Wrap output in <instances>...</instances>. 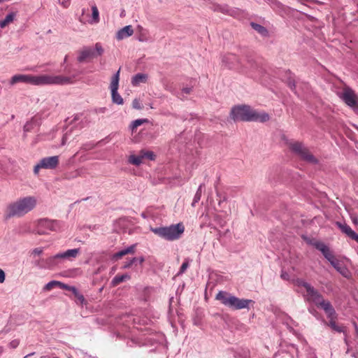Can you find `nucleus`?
<instances>
[{
    "label": "nucleus",
    "instance_id": "obj_48",
    "mask_svg": "<svg viewBox=\"0 0 358 358\" xmlns=\"http://www.w3.org/2000/svg\"><path fill=\"white\" fill-rule=\"evenodd\" d=\"M68 140V134H65L62 138V145H64Z\"/></svg>",
    "mask_w": 358,
    "mask_h": 358
},
{
    "label": "nucleus",
    "instance_id": "obj_52",
    "mask_svg": "<svg viewBox=\"0 0 358 358\" xmlns=\"http://www.w3.org/2000/svg\"><path fill=\"white\" fill-rule=\"evenodd\" d=\"M137 259H138L137 262H138L139 264H141L145 261V259H144L143 257H141L137 258Z\"/></svg>",
    "mask_w": 358,
    "mask_h": 358
},
{
    "label": "nucleus",
    "instance_id": "obj_49",
    "mask_svg": "<svg viewBox=\"0 0 358 358\" xmlns=\"http://www.w3.org/2000/svg\"><path fill=\"white\" fill-rule=\"evenodd\" d=\"M94 146L90 145V144H86V145H83L82 148L85 150H90L93 148Z\"/></svg>",
    "mask_w": 358,
    "mask_h": 358
},
{
    "label": "nucleus",
    "instance_id": "obj_1",
    "mask_svg": "<svg viewBox=\"0 0 358 358\" xmlns=\"http://www.w3.org/2000/svg\"><path fill=\"white\" fill-rule=\"evenodd\" d=\"M230 115L234 121L266 122L269 120L268 113L258 112L247 105L233 107Z\"/></svg>",
    "mask_w": 358,
    "mask_h": 358
},
{
    "label": "nucleus",
    "instance_id": "obj_36",
    "mask_svg": "<svg viewBox=\"0 0 358 358\" xmlns=\"http://www.w3.org/2000/svg\"><path fill=\"white\" fill-rule=\"evenodd\" d=\"M141 154H142V156L144 158H148L150 160H153L154 159V154L151 151H145V150H141Z\"/></svg>",
    "mask_w": 358,
    "mask_h": 358
},
{
    "label": "nucleus",
    "instance_id": "obj_37",
    "mask_svg": "<svg viewBox=\"0 0 358 358\" xmlns=\"http://www.w3.org/2000/svg\"><path fill=\"white\" fill-rule=\"evenodd\" d=\"M132 107L134 108V109H137V110H141L143 108V106L140 102V101L137 99H135L133 100L132 101Z\"/></svg>",
    "mask_w": 358,
    "mask_h": 358
},
{
    "label": "nucleus",
    "instance_id": "obj_44",
    "mask_svg": "<svg viewBox=\"0 0 358 358\" xmlns=\"http://www.w3.org/2000/svg\"><path fill=\"white\" fill-rule=\"evenodd\" d=\"M43 169V167L41 166V161L39 162V163L38 164H36L35 166H34V172L35 174H37L39 171V169Z\"/></svg>",
    "mask_w": 358,
    "mask_h": 358
},
{
    "label": "nucleus",
    "instance_id": "obj_59",
    "mask_svg": "<svg viewBox=\"0 0 358 358\" xmlns=\"http://www.w3.org/2000/svg\"><path fill=\"white\" fill-rule=\"evenodd\" d=\"M3 1V0H0V2Z\"/></svg>",
    "mask_w": 358,
    "mask_h": 358
},
{
    "label": "nucleus",
    "instance_id": "obj_28",
    "mask_svg": "<svg viewBox=\"0 0 358 358\" xmlns=\"http://www.w3.org/2000/svg\"><path fill=\"white\" fill-rule=\"evenodd\" d=\"M251 27L263 36H267L268 31L264 27L255 22L251 23Z\"/></svg>",
    "mask_w": 358,
    "mask_h": 358
},
{
    "label": "nucleus",
    "instance_id": "obj_23",
    "mask_svg": "<svg viewBox=\"0 0 358 358\" xmlns=\"http://www.w3.org/2000/svg\"><path fill=\"white\" fill-rule=\"evenodd\" d=\"M136 245H131V246L122 250L113 255V259L114 260H118L122 258L123 256L128 254H133L135 252Z\"/></svg>",
    "mask_w": 358,
    "mask_h": 358
},
{
    "label": "nucleus",
    "instance_id": "obj_20",
    "mask_svg": "<svg viewBox=\"0 0 358 358\" xmlns=\"http://www.w3.org/2000/svg\"><path fill=\"white\" fill-rule=\"evenodd\" d=\"M331 266L343 277L349 278L350 271L349 270L344 266H343L340 261L336 258L334 261H331Z\"/></svg>",
    "mask_w": 358,
    "mask_h": 358
},
{
    "label": "nucleus",
    "instance_id": "obj_25",
    "mask_svg": "<svg viewBox=\"0 0 358 358\" xmlns=\"http://www.w3.org/2000/svg\"><path fill=\"white\" fill-rule=\"evenodd\" d=\"M16 16L15 13H8L4 19L0 20V27L4 28L8 26L9 24L13 22L15 17Z\"/></svg>",
    "mask_w": 358,
    "mask_h": 358
},
{
    "label": "nucleus",
    "instance_id": "obj_60",
    "mask_svg": "<svg viewBox=\"0 0 358 358\" xmlns=\"http://www.w3.org/2000/svg\"><path fill=\"white\" fill-rule=\"evenodd\" d=\"M357 243H358V241H357Z\"/></svg>",
    "mask_w": 358,
    "mask_h": 358
},
{
    "label": "nucleus",
    "instance_id": "obj_43",
    "mask_svg": "<svg viewBox=\"0 0 358 358\" xmlns=\"http://www.w3.org/2000/svg\"><path fill=\"white\" fill-rule=\"evenodd\" d=\"M32 123L31 122H27L24 126V131H29L31 128H32Z\"/></svg>",
    "mask_w": 358,
    "mask_h": 358
},
{
    "label": "nucleus",
    "instance_id": "obj_27",
    "mask_svg": "<svg viewBox=\"0 0 358 358\" xmlns=\"http://www.w3.org/2000/svg\"><path fill=\"white\" fill-rule=\"evenodd\" d=\"M130 277L127 274L121 275H116L111 281V284L113 286H117L120 283L125 281L126 280L129 279Z\"/></svg>",
    "mask_w": 358,
    "mask_h": 358
},
{
    "label": "nucleus",
    "instance_id": "obj_39",
    "mask_svg": "<svg viewBox=\"0 0 358 358\" xmlns=\"http://www.w3.org/2000/svg\"><path fill=\"white\" fill-rule=\"evenodd\" d=\"M58 3L64 8H68L70 5L71 0H58Z\"/></svg>",
    "mask_w": 358,
    "mask_h": 358
},
{
    "label": "nucleus",
    "instance_id": "obj_16",
    "mask_svg": "<svg viewBox=\"0 0 358 358\" xmlns=\"http://www.w3.org/2000/svg\"><path fill=\"white\" fill-rule=\"evenodd\" d=\"M55 287H59L60 288L67 289V290H71V291L75 292H77V289L76 287H69L67 285H65V284H64L59 281H57V280H52V281L49 282L48 283H47L45 285V287H43V290L50 291V290L52 289L53 288H55Z\"/></svg>",
    "mask_w": 358,
    "mask_h": 358
},
{
    "label": "nucleus",
    "instance_id": "obj_29",
    "mask_svg": "<svg viewBox=\"0 0 358 358\" xmlns=\"http://www.w3.org/2000/svg\"><path fill=\"white\" fill-rule=\"evenodd\" d=\"M139 31L138 41L141 42L148 41V31L147 29H143L141 26L138 27Z\"/></svg>",
    "mask_w": 358,
    "mask_h": 358
},
{
    "label": "nucleus",
    "instance_id": "obj_4",
    "mask_svg": "<svg viewBox=\"0 0 358 358\" xmlns=\"http://www.w3.org/2000/svg\"><path fill=\"white\" fill-rule=\"evenodd\" d=\"M150 230L158 236L171 241L180 238L184 233L185 227L182 223H178L169 227H151Z\"/></svg>",
    "mask_w": 358,
    "mask_h": 358
},
{
    "label": "nucleus",
    "instance_id": "obj_30",
    "mask_svg": "<svg viewBox=\"0 0 358 358\" xmlns=\"http://www.w3.org/2000/svg\"><path fill=\"white\" fill-rule=\"evenodd\" d=\"M148 122V119L136 120L131 122V126H130L131 129L132 130V131H134L138 127L141 125L143 123Z\"/></svg>",
    "mask_w": 358,
    "mask_h": 358
},
{
    "label": "nucleus",
    "instance_id": "obj_7",
    "mask_svg": "<svg viewBox=\"0 0 358 358\" xmlns=\"http://www.w3.org/2000/svg\"><path fill=\"white\" fill-rule=\"evenodd\" d=\"M298 284L299 286L304 287L306 290V298L309 301H312L316 306L319 305L324 299L322 296L309 283L303 281L299 280Z\"/></svg>",
    "mask_w": 358,
    "mask_h": 358
},
{
    "label": "nucleus",
    "instance_id": "obj_22",
    "mask_svg": "<svg viewBox=\"0 0 358 358\" xmlns=\"http://www.w3.org/2000/svg\"><path fill=\"white\" fill-rule=\"evenodd\" d=\"M134 34V30L131 25L125 26L120 29L116 34V38L119 41L126 38Z\"/></svg>",
    "mask_w": 358,
    "mask_h": 358
},
{
    "label": "nucleus",
    "instance_id": "obj_10",
    "mask_svg": "<svg viewBox=\"0 0 358 358\" xmlns=\"http://www.w3.org/2000/svg\"><path fill=\"white\" fill-rule=\"evenodd\" d=\"M59 229L57 221L47 219L40 220L37 227V233L40 235L46 234L49 231H56Z\"/></svg>",
    "mask_w": 358,
    "mask_h": 358
},
{
    "label": "nucleus",
    "instance_id": "obj_8",
    "mask_svg": "<svg viewBox=\"0 0 358 358\" xmlns=\"http://www.w3.org/2000/svg\"><path fill=\"white\" fill-rule=\"evenodd\" d=\"M339 96L353 110H358V96L351 88L345 87L343 91L339 93Z\"/></svg>",
    "mask_w": 358,
    "mask_h": 358
},
{
    "label": "nucleus",
    "instance_id": "obj_17",
    "mask_svg": "<svg viewBox=\"0 0 358 358\" xmlns=\"http://www.w3.org/2000/svg\"><path fill=\"white\" fill-rule=\"evenodd\" d=\"M80 254V249L75 248L67 250L64 252L58 253V257H59L60 259H67L69 261H73L76 259L78 255Z\"/></svg>",
    "mask_w": 358,
    "mask_h": 358
},
{
    "label": "nucleus",
    "instance_id": "obj_18",
    "mask_svg": "<svg viewBox=\"0 0 358 358\" xmlns=\"http://www.w3.org/2000/svg\"><path fill=\"white\" fill-rule=\"evenodd\" d=\"M59 259H60L59 257H58V254H57L54 256L47 258L46 259H42V264H38V266L41 268H52L54 266L57 265Z\"/></svg>",
    "mask_w": 358,
    "mask_h": 358
},
{
    "label": "nucleus",
    "instance_id": "obj_54",
    "mask_svg": "<svg viewBox=\"0 0 358 358\" xmlns=\"http://www.w3.org/2000/svg\"><path fill=\"white\" fill-rule=\"evenodd\" d=\"M352 222H353V223H355V224L358 225V218H357V217H353V218H352Z\"/></svg>",
    "mask_w": 358,
    "mask_h": 358
},
{
    "label": "nucleus",
    "instance_id": "obj_24",
    "mask_svg": "<svg viewBox=\"0 0 358 358\" xmlns=\"http://www.w3.org/2000/svg\"><path fill=\"white\" fill-rule=\"evenodd\" d=\"M148 75L145 73H137L132 77L131 84L134 86H138L141 83H145L148 80Z\"/></svg>",
    "mask_w": 358,
    "mask_h": 358
},
{
    "label": "nucleus",
    "instance_id": "obj_5",
    "mask_svg": "<svg viewBox=\"0 0 358 358\" xmlns=\"http://www.w3.org/2000/svg\"><path fill=\"white\" fill-rule=\"evenodd\" d=\"M71 82V78L66 76L48 75L34 76V85H65Z\"/></svg>",
    "mask_w": 358,
    "mask_h": 358
},
{
    "label": "nucleus",
    "instance_id": "obj_41",
    "mask_svg": "<svg viewBox=\"0 0 358 358\" xmlns=\"http://www.w3.org/2000/svg\"><path fill=\"white\" fill-rule=\"evenodd\" d=\"M6 280L5 272L0 268V283H3Z\"/></svg>",
    "mask_w": 358,
    "mask_h": 358
},
{
    "label": "nucleus",
    "instance_id": "obj_56",
    "mask_svg": "<svg viewBox=\"0 0 358 358\" xmlns=\"http://www.w3.org/2000/svg\"><path fill=\"white\" fill-rule=\"evenodd\" d=\"M34 355V352H32V353L28 354L27 355H26V356L24 357V358H27L28 357H30V356H31V355Z\"/></svg>",
    "mask_w": 358,
    "mask_h": 358
},
{
    "label": "nucleus",
    "instance_id": "obj_55",
    "mask_svg": "<svg viewBox=\"0 0 358 358\" xmlns=\"http://www.w3.org/2000/svg\"><path fill=\"white\" fill-rule=\"evenodd\" d=\"M354 326H355V332H356L357 335L358 336V327L355 322H354Z\"/></svg>",
    "mask_w": 358,
    "mask_h": 358
},
{
    "label": "nucleus",
    "instance_id": "obj_57",
    "mask_svg": "<svg viewBox=\"0 0 358 358\" xmlns=\"http://www.w3.org/2000/svg\"><path fill=\"white\" fill-rule=\"evenodd\" d=\"M41 358H51L49 355L41 356Z\"/></svg>",
    "mask_w": 358,
    "mask_h": 358
},
{
    "label": "nucleus",
    "instance_id": "obj_12",
    "mask_svg": "<svg viewBox=\"0 0 358 358\" xmlns=\"http://www.w3.org/2000/svg\"><path fill=\"white\" fill-rule=\"evenodd\" d=\"M34 76L29 74H16L12 76L10 83L13 85L18 83L31 84L34 85Z\"/></svg>",
    "mask_w": 358,
    "mask_h": 358
},
{
    "label": "nucleus",
    "instance_id": "obj_35",
    "mask_svg": "<svg viewBox=\"0 0 358 358\" xmlns=\"http://www.w3.org/2000/svg\"><path fill=\"white\" fill-rule=\"evenodd\" d=\"M190 260L189 259H185V262L182 263L180 271L178 273V275L182 274L185 273V271L187 270V268L189 267Z\"/></svg>",
    "mask_w": 358,
    "mask_h": 358
},
{
    "label": "nucleus",
    "instance_id": "obj_21",
    "mask_svg": "<svg viewBox=\"0 0 358 358\" xmlns=\"http://www.w3.org/2000/svg\"><path fill=\"white\" fill-rule=\"evenodd\" d=\"M317 306H320L325 311L329 318L335 317V310L329 301L323 299L322 302Z\"/></svg>",
    "mask_w": 358,
    "mask_h": 358
},
{
    "label": "nucleus",
    "instance_id": "obj_38",
    "mask_svg": "<svg viewBox=\"0 0 358 358\" xmlns=\"http://www.w3.org/2000/svg\"><path fill=\"white\" fill-rule=\"evenodd\" d=\"M137 260L138 259L136 257H134L132 258L131 260H129L128 262H127L124 266V268H129L131 266V265H133L134 264H135L136 262H137Z\"/></svg>",
    "mask_w": 358,
    "mask_h": 358
},
{
    "label": "nucleus",
    "instance_id": "obj_51",
    "mask_svg": "<svg viewBox=\"0 0 358 358\" xmlns=\"http://www.w3.org/2000/svg\"><path fill=\"white\" fill-rule=\"evenodd\" d=\"M18 345V342L16 341H13L10 343V345L13 347V348H15L17 345Z\"/></svg>",
    "mask_w": 358,
    "mask_h": 358
},
{
    "label": "nucleus",
    "instance_id": "obj_2",
    "mask_svg": "<svg viewBox=\"0 0 358 358\" xmlns=\"http://www.w3.org/2000/svg\"><path fill=\"white\" fill-rule=\"evenodd\" d=\"M36 205V200L33 196H26L20 199L7 207L6 218L20 217L30 212Z\"/></svg>",
    "mask_w": 358,
    "mask_h": 358
},
{
    "label": "nucleus",
    "instance_id": "obj_15",
    "mask_svg": "<svg viewBox=\"0 0 358 358\" xmlns=\"http://www.w3.org/2000/svg\"><path fill=\"white\" fill-rule=\"evenodd\" d=\"M222 64L229 69L236 68L238 64V59L234 54L228 53L223 56Z\"/></svg>",
    "mask_w": 358,
    "mask_h": 358
},
{
    "label": "nucleus",
    "instance_id": "obj_53",
    "mask_svg": "<svg viewBox=\"0 0 358 358\" xmlns=\"http://www.w3.org/2000/svg\"><path fill=\"white\" fill-rule=\"evenodd\" d=\"M265 1H267L268 3H271V4L277 3V1L276 0H265Z\"/></svg>",
    "mask_w": 358,
    "mask_h": 358
},
{
    "label": "nucleus",
    "instance_id": "obj_26",
    "mask_svg": "<svg viewBox=\"0 0 358 358\" xmlns=\"http://www.w3.org/2000/svg\"><path fill=\"white\" fill-rule=\"evenodd\" d=\"M143 159V157L142 156L141 152H140V153L138 155H131L129 157L128 162L131 164H133L135 166H139L140 164H142Z\"/></svg>",
    "mask_w": 358,
    "mask_h": 358
},
{
    "label": "nucleus",
    "instance_id": "obj_13",
    "mask_svg": "<svg viewBox=\"0 0 358 358\" xmlns=\"http://www.w3.org/2000/svg\"><path fill=\"white\" fill-rule=\"evenodd\" d=\"M96 57L94 48L91 47H84L78 52V61L79 62H83L87 59Z\"/></svg>",
    "mask_w": 358,
    "mask_h": 358
},
{
    "label": "nucleus",
    "instance_id": "obj_11",
    "mask_svg": "<svg viewBox=\"0 0 358 358\" xmlns=\"http://www.w3.org/2000/svg\"><path fill=\"white\" fill-rule=\"evenodd\" d=\"M313 245L314 247L320 250L324 257L331 263V261H334L336 257L332 253V252L330 250L328 246H327L324 243L320 242V241H315L313 243Z\"/></svg>",
    "mask_w": 358,
    "mask_h": 358
},
{
    "label": "nucleus",
    "instance_id": "obj_40",
    "mask_svg": "<svg viewBox=\"0 0 358 358\" xmlns=\"http://www.w3.org/2000/svg\"><path fill=\"white\" fill-rule=\"evenodd\" d=\"M80 119V115H74V117H73V119H71V118H68L66 119V122L69 123V124H73V122L78 121V120Z\"/></svg>",
    "mask_w": 358,
    "mask_h": 358
},
{
    "label": "nucleus",
    "instance_id": "obj_32",
    "mask_svg": "<svg viewBox=\"0 0 358 358\" xmlns=\"http://www.w3.org/2000/svg\"><path fill=\"white\" fill-rule=\"evenodd\" d=\"M202 187H203V185H200L195 195H194V199H193V202L192 203V205L193 206H195V204L199 202V201L201 199V189H202Z\"/></svg>",
    "mask_w": 358,
    "mask_h": 358
},
{
    "label": "nucleus",
    "instance_id": "obj_31",
    "mask_svg": "<svg viewBox=\"0 0 358 358\" xmlns=\"http://www.w3.org/2000/svg\"><path fill=\"white\" fill-rule=\"evenodd\" d=\"M329 326L332 329H334V331H336L337 332H343L344 331L343 327L337 325L336 322L334 320V318H331V320H330V322L329 323Z\"/></svg>",
    "mask_w": 358,
    "mask_h": 358
},
{
    "label": "nucleus",
    "instance_id": "obj_47",
    "mask_svg": "<svg viewBox=\"0 0 358 358\" xmlns=\"http://www.w3.org/2000/svg\"><path fill=\"white\" fill-rule=\"evenodd\" d=\"M192 92V87H183L182 89V92L185 94H189Z\"/></svg>",
    "mask_w": 358,
    "mask_h": 358
},
{
    "label": "nucleus",
    "instance_id": "obj_14",
    "mask_svg": "<svg viewBox=\"0 0 358 358\" xmlns=\"http://www.w3.org/2000/svg\"><path fill=\"white\" fill-rule=\"evenodd\" d=\"M41 166L45 169H53L59 164V157L52 156L43 158L41 160Z\"/></svg>",
    "mask_w": 358,
    "mask_h": 358
},
{
    "label": "nucleus",
    "instance_id": "obj_9",
    "mask_svg": "<svg viewBox=\"0 0 358 358\" xmlns=\"http://www.w3.org/2000/svg\"><path fill=\"white\" fill-rule=\"evenodd\" d=\"M120 69L113 75L111 79L110 89L111 91L112 101L113 103L122 105L124 101L122 96L118 94L117 90L119 87Z\"/></svg>",
    "mask_w": 358,
    "mask_h": 358
},
{
    "label": "nucleus",
    "instance_id": "obj_19",
    "mask_svg": "<svg viewBox=\"0 0 358 358\" xmlns=\"http://www.w3.org/2000/svg\"><path fill=\"white\" fill-rule=\"evenodd\" d=\"M336 225L343 233L345 234L347 236L356 241L357 242L358 241V234H356L350 226L346 224H342L341 222H337Z\"/></svg>",
    "mask_w": 358,
    "mask_h": 358
},
{
    "label": "nucleus",
    "instance_id": "obj_46",
    "mask_svg": "<svg viewBox=\"0 0 358 358\" xmlns=\"http://www.w3.org/2000/svg\"><path fill=\"white\" fill-rule=\"evenodd\" d=\"M73 292L75 294V295L78 297V299L81 303H83L85 301L84 296L82 294H78V291L76 292Z\"/></svg>",
    "mask_w": 358,
    "mask_h": 358
},
{
    "label": "nucleus",
    "instance_id": "obj_42",
    "mask_svg": "<svg viewBox=\"0 0 358 358\" xmlns=\"http://www.w3.org/2000/svg\"><path fill=\"white\" fill-rule=\"evenodd\" d=\"M280 277L282 279H283L285 280H288L289 279V274L287 272L283 271L281 273Z\"/></svg>",
    "mask_w": 358,
    "mask_h": 358
},
{
    "label": "nucleus",
    "instance_id": "obj_33",
    "mask_svg": "<svg viewBox=\"0 0 358 358\" xmlns=\"http://www.w3.org/2000/svg\"><path fill=\"white\" fill-rule=\"evenodd\" d=\"M94 52L96 54V57L97 56H101L103 55V53L104 52V49L102 47L101 44L99 43H96L95 44V46H94Z\"/></svg>",
    "mask_w": 358,
    "mask_h": 358
},
{
    "label": "nucleus",
    "instance_id": "obj_6",
    "mask_svg": "<svg viewBox=\"0 0 358 358\" xmlns=\"http://www.w3.org/2000/svg\"><path fill=\"white\" fill-rule=\"evenodd\" d=\"M289 148L292 152L299 156L303 160L310 164H317V159L315 156L309 151V150L305 147L301 142H293L290 143Z\"/></svg>",
    "mask_w": 358,
    "mask_h": 358
},
{
    "label": "nucleus",
    "instance_id": "obj_45",
    "mask_svg": "<svg viewBox=\"0 0 358 358\" xmlns=\"http://www.w3.org/2000/svg\"><path fill=\"white\" fill-rule=\"evenodd\" d=\"M43 252V249L41 248H37L33 250L32 254L36 255H39Z\"/></svg>",
    "mask_w": 358,
    "mask_h": 358
},
{
    "label": "nucleus",
    "instance_id": "obj_3",
    "mask_svg": "<svg viewBox=\"0 0 358 358\" xmlns=\"http://www.w3.org/2000/svg\"><path fill=\"white\" fill-rule=\"evenodd\" d=\"M215 299L233 310L248 309L250 304L254 303V301L251 299H239L224 291H220L216 294Z\"/></svg>",
    "mask_w": 358,
    "mask_h": 358
},
{
    "label": "nucleus",
    "instance_id": "obj_58",
    "mask_svg": "<svg viewBox=\"0 0 358 358\" xmlns=\"http://www.w3.org/2000/svg\"><path fill=\"white\" fill-rule=\"evenodd\" d=\"M222 12L225 13L227 12V9H222Z\"/></svg>",
    "mask_w": 358,
    "mask_h": 358
},
{
    "label": "nucleus",
    "instance_id": "obj_50",
    "mask_svg": "<svg viewBox=\"0 0 358 358\" xmlns=\"http://www.w3.org/2000/svg\"><path fill=\"white\" fill-rule=\"evenodd\" d=\"M289 87H290L292 90H294V89H295V87H296L295 83H294V81H293V82L290 81V82L289 83Z\"/></svg>",
    "mask_w": 358,
    "mask_h": 358
},
{
    "label": "nucleus",
    "instance_id": "obj_34",
    "mask_svg": "<svg viewBox=\"0 0 358 358\" xmlns=\"http://www.w3.org/2000/svg\"><path fill=\"white\" fill-rule=\"evenodd\" d=\"M92 19L95 22H98L99 21V13L98 8L96 6H93L92 7Z\"/></svg>",
    "mask_w": 358,
    "mask_h": 358
}]
</instances>
